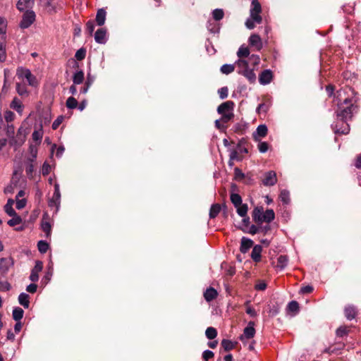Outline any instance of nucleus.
Masks as SVG:
<instances>
[{"label": "nucleus", "mask_w": 361, "mask_h": 361, "mask_svg": "<svg viewBox=\"0 0 361 361\" xmlns=\"http://www.w3.org/2000/svg\"><path fill=\"white\" fill-rule=\"evenodd\" d=\"M338 106L337 118L339 121H348L357 111V106L352 104L351 99L348 98L344 99L342 103L338 104Z\"/></svg>", "instance_id": "nucleus-1"}, {"label": "nucleus", "mask_w": 361, "mask_h": 361, "mask_svg": "<svg viewBox=\"0 0 361 361\" xmlns=\"http://www.w3.org/2000/svg\"><path fill=\"white\" fill-rule=\"evenodd\" d=\"M261 11L262 7L258 0H252L250 9V17L245 21V26L247 29L252 30L255 27V24L262 23Z\"/></svg>", "instance_id": "nucleus-2"}, {"label": "nucleus", "mask_w": 361, "mask_h": 361, "mask_svg": "<svg viewBox=\"0 0 361 361\" xmlns=\"http://www.w3.org/2000/svg\"><path fill=\"white\" fill-rule=\"evenodd\" d=\"M274 218L275 214L273 209H267L264 212L262 207H257L252 211L253 221L257 224H261L263 222L270 223Z\"/></svg>", "instance_id": "nucleus-3"}, {"label": "nucleus", "mask_w": 361, "mask_h": 361, "mask_svg": "<svg viewBox=\"0 0 361 361\" xmlns=\"http://www.w3.org/2000/svg\"><path fill=\"white\" fill-rule=\"evenodd\" d=\"M233 108L234 102L232 101H226L218 106L217 112L221 115L223 123H227L234 117Z\"/></svg>", "instance_id": "nucleus-4"}, {"label": "nucleus", "mask_w": 361, "mask_h": 361, "mask_svg": "<svg viewBox=\"0 0 361 361\" xmlns=\"http://www.w3.org/2000/svg\"><path fill=\"white\" fill-rule=\"evenodd\" d=\"M17 76L21 79H26L29 85L36 87L38 84L36 77L27 68L20 67L17 69Z\"/></svg>", "instance_id": "nucleus-5"}, {"label": "nucleus", "mask_w": 361, "mask_h": 361, "mask_svg": "<svg viewBox=\"0 0 361 361\" xmlns=\"http://www.w3.org/2000/svg\"><path fill=\"white\" fill-rule=\"evenodd\" d=\"M26 135V130L23 127H20L16 136L10 140V145L13 146L15 149L18 148L25 142Z\"/></svg>", "instance_id": "nucleus-6"}, {"label": "nucleus", "mask_w": 361, "mask_h": 361, "mask_svg": "<svg viewBox=\"0 0 361 361\" xmlns=\"http://www.w3.org/2000/svg\"><path fill=\"white\" fill-rule=\"evenodd\" d=\"M35 20V13L32 11H26L23 16V19L20 23L22 28L29 27Z\"/></svg>", "instance_id": "nucleus-7"}, {"label": "nucleus", "mask_w": 361, "mask_h": 361, "mask_svg": "<svg viewBox=\"0 0 361 361\" xmlns=\"http://www.w3.org/2000/svg\"><path fill=\"white\" fill-rule=\"evenodd\" d=\"M13 264L14 261L12 257H3L0 259V273L3 275L6 274Z\"/></svg>", "instance_id": "nucleus-8"}, {"label": "nucleus", "mask_w": 361, "mask_h": 361, "mask_svg": "<svg viewBox=\"0 0 361 361\" xmlns=\"http://www.w3.org/2000/svg\"><path fill=\"white\" fill-rule=\"evenodd\" d=\"M94 39L99 44H105L107 41V31L104 27L98 29L94 33Z\"/></svg>", "instance_id": "nucleus-9"}, {"label": "nucleus", "mask_w": 361, "mask_h": 361, "mask_svg": "<svg viewBox=\"0 0 361 361\" xmlns=\"http://www.w3.org/2000/svg\"><path fill=\"white\" fill-rule=\"evenodd\" d=\"M277 182L276 174L274 171H270L265 173V177L262 180V183L266 186H271L276 184Z\"/></svg>", "instance_id": "nucleus-10"}, {"label": "nucleus", "mask_w": 361, "mask_h": 361, "mask_svg": "<svg viewBox=\"0 0 361 361\" xmlns=\"http://www.w3.org/2000/svg\"><path fill=\"white\" fill-rule=\"evenodd\" d=\"M272 78V72L270 70H264L259 75V82L263 85H268L271 82Z\"/></svg>", "instance_id": "nucleus-11"}, {"label": "nucleus", "mask_w": 361, "mask_h": 361, "mask_svg": "<svg viewBox=\"0 0 361 361\" xmlns=\"http://www.w3.org/2000/svg\"><path fill=\"white\" fill-rule=\"evenodd\" d=\"M255 323L253 322H250L248 323V325L245 328L243 331V335L240 336V340L242 341L243 338L250 339L254 337L255 334Z\"/></svg>", "instance_id": "nucleus-12"}, {"label": "nucleus", "mask_w": 361, "mask_h": 361, "mask_svg": "<svg viewBox=\"0 0 361 361\" xmlns=\"http://www.w3.org/2000/svg\"><path fill=\"white\" fill-rule=\"evenodd\" d=\"M43 268V264L40 261L36 262L35 267L32 269L30 279L33 281L36 282L39 279V273L42 271Z\"/></svg>", "instance_id": "nucleus-13"}, {"label": "nucleus", "mask_w": 361, "mask_h": 361, "mask_svg": "<svg viewBox=\"0 0 361 361\" xmlns=\"http://www.w3.org/2000/svg\"><path fill=\"white\" fill-rule=\"evenodd\" d=\"M267 127L266 125H259L255 132L253 133V138L255 140L258 141L260 138L264 137L267 134Z\"/></svg>", "instance_id": "nucleus-14"}, {"label": "nucleus", "mask_w": 361, "mask_h": 361, "mask_svg": "<svg viewBox=\"0 0 361 361\" xmlns=\"http://www.w3.org/2000/svg\"><path fill=\"white\" fill-rule=\"evenodd\" d=\"M34 5V0H18L17 8L20 11H30Z\"/></svg>", "instance_id": "nucleus-15"}, {"label": "nucleus", "mask_w": 361, "mask_h": 361, "mask_svg": "<svg viewBox=\"0 0 361 361\" xmlns=\"http://www.w3.org/2000/svg\"><path fill=\"white\" fill-rule=\"evenodd\" d=\"M249 43L257 51H259L262 48V42L261 37L257 34H253L250 37Z\"/></svg>", "instance_id": "nucleus-16"}, {"label": "nucleus", "mask_w": 361, "mask_h": 361, "mask_svg": "<svg viewBox=\"0 0 361 361\" xmlns=\"http://www.w3.org/2000/svg\"><path fill=\"white\" fill-rule=\"evenodd\" d=\"M61 202V193L54 192L52 197L49 201L50 207H55L56 212L59 210Z\"/></svg>", "instance_id": "nucleus-17"}, {"label": "nucleus", "mask_w": 361, "mask_h": 361, "mask_svg": "<svg viewBox=\"0 0 361 361\" xmlns=\"http://www.w3.org/2000/svg\"><path fill=\"white\" fill-rule=\"evenodd\" d=\"M253 242L252 240L243 237L241 239V244L240 250L242 253H246L252 246Z\"/></svg>", "instance_id": "nucleus-18"}, {"label": "nucleus", "mask_w": 361, "mask_h": 361, "mask_svg": "<svg viewBox=\"0 0 361 361\" xmlns=\"http://www.w3.org/2000/svg\"><path fill=\"white\" fill-rule=\"evenodd\" d=\"M106 12L104 8H99L96 15V23L99 26H102L106 21Z\"/></svg>", "instance_id": "nucleus-19"}, {"label": "nucleus", "mask_w": 361, "mask_h": 361, "mask_svg": "<svg viewBox=\"0 0 361 361\" xmlns=\"http://www.w3.org/2000/svg\"><path fill=\"white\" fill-rule=\"evenodd\" d=\"M235 66L238 67V73L242 75V72H245L249 68L248 62L242 59H239L235 61Z\"/></svg>", "instance_id": "nucleus-20"}, {"label": "nucleus", "mask_w": 361, "mask_h": 361, "mask_svg": "<svg viewBox=\"0 0 361 361\" xmlns=\"http://www.w3.org/2000/svg\"><path fill=\"white\" fill-rule=\"evenodd\" d=\"M341 123V127H338V123L336 124L334 128V130L336 133H341V134H348L350 131L349 124L347 123L348 121H340Z\"/></svg>", "instance_id": "nucleus-21"}, {"label": "nucleus", "mask_w": 361, "mask_h": 361, "mask_svg": "<svg viewBox=\"0 0 361 361\" xmlns=\"http://www.w3.org/2000/svg\"><path fill=\"white\" fill-rule=\"evenodd\" d=\"M262 250V247L261 245H256L255 246H254L251 253V257L255 262L260 261Z\"/></svg>", "instance_id": "nucleus-22"}, {"label": "nucleus", "mask_w": 361, "mask_h": 361, "mask_svg": "<svg viewBox=\"0 0 361 361\" xmlns=\"http://www.w3.org/2000/svg\"><path fill=\"white\" fill-rule=\"evenodd\" d=\"M217 291L213 288H207L206 291L204 293V299L207 302H210L215 299L217 297Z\"/></svg>", "instance_id": "nucleus-23"}, {"label": "nucleus", "mask_w": 361, "mask_h": 361, "mask_svg": "<svg viewBox=\"0 0 361 361\" xmlns=\"http://www.w3.org/2000/svg\"><path fill=\"white\" fill-rule=\"evenodd\" d=\"M11 108L16 110L18 114H22L23 111V105L22 104V102L18 99L17 97H15L11 104Z\"/></svg>", "instance_id": "nucleus-24"}, {"label": "nucleus", "mask_w": 361, "mask_h": 361, "mask_svg": "<svg viewBox=\"0 0 361 361\" xmlns=\"http://www.w3.org/2000/svg\"><path fill=\"white\" fill-rule=\"evenodd\" d=\"M356 309L354 306L348 305L345 308V315L348 320L353 319L356 316Z\"/></svg>", "instance_id": "nucleus-25"}, {"label": "nucleus", "mask_w": 361, "mask_h": 361, "mask_svg": "<svg viewBox=\"0 0 361 361\" xmlns=\"http://www.w3.org/2000/svg\"><path fill=\"white\" fill-rule=\"evenodd\" d=\"M242 75L245 77L250 83H255L257 79L253 69L248 68L245 72H242Z\"/></svg>", "instance_id": "nucleus-26"}, {"label": "nucleus", "mask_w": 361, "mask_h": 361, "mask_svg": "<svg viewBox=\"0 0 361 361\" xmlns=\"http://www.w3.org/2000/svg\"><path fill=\"white\" fill-rule=\"evenodd\" d=\"M29 298L27 293H21L18 296V302L25 308H28L30 305Z\"/></svg>", "instance_id": "nucleus-27"}, {"label": "nucleus", "mask_w": 361, "mask_h": 361, "mask_svg": "<svg viewBox=\"0 0 361 361\" xmlns=\"http://www.w3.org/2000/svg\"><path fill=\"white\" fill-rule=\"evenodd\" d=\"M6 37L4 39H0V61L4 62L6 59Z\"/></svg>", "instance_id": "nucleus-28"}, {"label": "nucleus", "mask_w": 361, "mask_h": 361, "mask_svg": "<svg viewBox=\"0 0 361 361\" xmlns=\"http://www.w3.org/2000/svg\"><path fill=\"white\" fill-rule=\"evenodd\" d=\"M288 264V257L285 255H280L277 259L276 267L280 270L283 269Z\"/></svg>", "instance_id": "nucleus-29"}, {"label": "nucleus", "mask_w": 361, "mask_h": 361, "mask_svg": "<svg viewBox=\"0 0 361 361\" xmlns=\"http://www.w3.org/2000/svg\"><path fill=\"white\" fill-rule=\"evenodd\" d=\"M24 311L22 308L16 307L13 310V318L15 321L19 322L23 317Z\"/></svg>", "instance_id": "nucleus-30"}, {"label": "nucleus", "mask_w": 361, "mask_h": 361, "mask_svg": "<svg viewBox=\"0 0 361 361\" xmlns=\"http://www.w3.org/2000/svg\"><path fill=\"white\" fill-rule=\"evenodd\" d=\"M84 80V73L82 71L75 73L73 77V82L74 85L81 84Z\"/></svg>", "instance_id": "nucleus-31"}, {"label": "nucleus", "mask_w": 361, "mask_h": 361, "mask_svg": "<svg viewBox=\"0 0 361 361\" xmlns=\"http://www.w3.org/2000/svg\"><path fill=\"white\" fill-rule=\"evenodd\" d=\"M221 206L219 204H212L209 211V217L214 219L220 212Z\"/></svg>", "instance_id": "nucleus-32"}, {"label": "nucleus", "mask_w": 361, "mask_h": 361, "mask_svg": "<svg viewBox=\"0 0 361 361\" xmlns=\"http://www.w3.org/2000/svg\"><path fill=\"white\" fill-rule=\"evenodd\" d=\"M12 219L8 221L7 224L11 226H16L17 225H19L22 223L23 220L20 216H18L17 214L16 215H12Z\"/></svg>", "instance_id": "nucleus-33"}, {"label": "nucleus", "mask_w": 361, "mask_h": 361, "mask_svg": "<svg viewBox=\"0 0 361 361\" xmlns=\"http://www.w3.org/2000/svg\"><path fill=\"white\" fill-rule=\"evenodd\" d=\"M237 209V213L241 217H246L248 207L246 204H242L240 206L235 207Z\"/></svg>", "instance_id": "nucleus-34"}, {"label": "nucleus", "mask_w": 361, "mask_h": 361, "mask_svg": "<svg viewBox=\"0 0 361 361\" xmlns=\"http://www.w3.org/2000/svg\"><path fill=\"white\" fill-rule=\"evenodd\" d=\"M13 200H8L7 204L5 205V212L9 216L16 215V212L13 208Z\"/></svg>", "instance_id": "nucleus-35"}, {"label": "nucleus", "mask_w": 361, "mask_h": 361, "mask_svg": "<svg viewBox=\"0 0 361 361\" xmlns=\"http://www.w3.org/2000/svg\"><path fill=\"white\" fill-rule=\"evenodd\" d=\"M234 70L235 64H224L221 67V72L226 75L231 73Z\"/></svg>", "instance_id": "nucleus-36"}, {"label": "nucleus", "mask_w": 361, "mask_h": 361, "mask_svg": "<svg viewBox=\"0 0 361 361\" xmlns=\"http://www.w3.org/2000/svg\"><path fill=\"white\" fill-rule=\"evenodd\" d=\"M231 201L235 207L242 204V198L238 194L236 193H232L231 195Z\"/></svg>", "instance_id": "nucleus-37"}, {"label": "nucleus", "mask_w": 361, "mask_h": 361, "mask_svg": "<svg viewBox=\"0 0 361 361\" xmlns=\"http://www.w3.org/2000/svg\"><path fill=\"white\" fill-rule=\"evenodd\" d=\"M16 91L20 96H27L28 92L25 85L20 83L16 84Z\"/></svg>", "instance_id": "nucleus-38"}, {"label": "nucleus", "mask_w": 361, "mask_h": 361, "mask_svg": "<svg viewBox=\"0 0 361 361\" xmlns=\"http://www.w3.org/2000/svg\"><path fill=\"white\" fill-rule=\"evenodd\" d=\"M205 335L208 339H214L217 336V331L214 327H208L206 329Z\"/></svg>", "instance_id": "nucleus-39"}, {"label": "nucleus", "mask_w": 361, "mask_h": 361, "mask_svg": "<svg viewBox=\"0 0 361 361\" xmlns=\"http://www.w3.org/2000/svg\"><path fill=\"white\" fill-rule=\"evenodd\" d=\"M279 198L283 204H288L290 202L289 192L286 190H281Z\"/></svg>", "instance_id": "nucleus-40"}, {"label": "nucleus", "mask_w": 361, "mask_h": 361, "mask_svg": "<svg viewBox=\"0 0 361 361\" xmlns=\"http://www.w3.org/2000/svg\"><path fill=\"white\" fill-rule=\"evenodd\" d=\"M224 13L222 9L216 8L212 11V17L215 20H220L224 18Z\"/></svg>", "instance_id": "nucleus-41"}, {"label": "nucleus", "mask_w": 361, "mask_h": 361, "mask_svg": "<svg viewBox=\"0 0 361 361\" xmlns=\"http://www.w3.org/2000/svg\"><path fill=\"white\" fill-rule=\"evenodd\" d=\"M250 54L249 49L247 47L241 46L238 52L237 55L240 59L242 57H247Z\"/></svg>", "instance_id": "nucleus-42"}, {"label": "nucleus", "mask_w": 361, "mask_h": 361, "mask_svg": "<svg viewBox=\"0 0 361 361\" xmlns=\"http://www.w3.org/2000/svg\"><path fill=\"white\" fill-rule=\"evenodd\" d=\"M6 21L3 18H0V39L6 37Z\"/></svg>", "instance_id": "nucleus-43"}, {"label": "nucleus", "mask_w": 361, "mask_h": 361, "mask_svg": "<svg viewBox=\"0 0 361 361\" xmlns=\"http://www.w3.org/2000/svg\"><path fill=\"white\" fill-rule=\"evenodd\" d=\"M37 247L41 253H45L49 249V245L46 241L40 240L37 243Z\"/></svg>", "instance_id": "nucleus-44"}, {"label": "nucleus", "mask_w": 361, "mask_h": 361, "mask_svg": "<svg viewBox=\"0 0 361 361\" xmlns=\"http://www.w3.org/2000/svg\"><path fill=\"white\" fill-rule=\"evenodd\" d=\"M77 106H78V102L74 97H70L67 99L66 106L68 109H73L76 108Z\"/></svg>", "instance_id": "nucleus-45"}, {"label": "nucleus", "mask_w": 361, "mask_h": 361, "mask_svg": "<svg viewBox=\"0 0 361 361\" xmlns=\"http://www.w3.org/2000/svg\"><path fill=\"white\" fill-rule=\"evenodd\" d=\"M221 345L223 346L224 350L227 351L232 350L235 346L234 343L232 341L226 339H224L221 341Z\"/></svg>", "instance_id": "nucleus-46"}, {"label": "nucleus", "mask_w": 361, "mask_h": 361, "mask_svg": "<svg viewBox=\"0 0 361 361\" xmlns=\"http://www.w3.org/2000/svg\"><path fill=\"white\" fill-rule=\"evenodd\" d=\"M42 136H43V132H42V129H40L39 130H35L32 135V140L34 141L39 142H41V140L42 139Z\"/></svg>", "instance_id": "nucleus-47"}, {"label": "nucleus", "mask_w": 361, "mask_h": 361, "mask_svg": "<svg viewBox=\"0 0 361 361\" xmlns=\"http://www.w3.org/2000/svg\"><path fill=\"white\" fill-rule=\"evenodd\" d=\"M288 310L292 312H298L299 310V305L296 301H291L288 305Z\"/></svg>", "instance_id": "nucleus-48"}, {"label": "nucleus", "mask_w": 361, "mask_h": 361, "mask_svg": "<svg viewBox=\"0 0 361 361\" xmlns=\"http://www.w3.org/2000/svg\"><path fill=\"white\" fill-rule=\"evenodd\" d=\"M42 229L43 230L44 232L46 233L47 234V236H49L51 233V224L49 221H42Z\"/></svg>", "instance_id": "nucleus-49"}, {"label": "nucleus", "mask_w": 361, "mask_h": 361, "mask_svg": "<svg viewBox=\"0 0 361 361\" xmlns=\"http://www.w3.org/2000/svg\"><path fill=\"white\" fill-rule=\"evenodd\" d=\"M85 56H86V51L85 49H82V48L78 49L75 54V57L76 58L77 60H79V61L84 59Z\"/></svg>", "instance_id": "nucleus-50"}, {"label": "nucleus", "mask_w": 361, "mask_h": 361, "mask_svg": "<svg viewBox=\"0 0 361 361\" xmlns=\"http://www.w3.org/2000/svg\"><path fill=\"white\" fill-rule=\"evenodd\" d=\"M218 94L221 99H224L228 97V90L227 87H223L218 90Z\"/></svg>", "instance_id": "nucleus-51"}, {"label": "nucleus", "mask_w": 361, "mask_h": 361, "mask_svg": "<svg viewBox=\"0 0 361 361\" xmlns=\"http://www.w3.org/2000/svg\"><path fill=\"white\" fill-rule=\"evenodd\" d=\"M6 135L11 139H13V137H14V135H15V128H14V126L13 125H8L7 126V128H6Z\"/></svg>", "instance_id": "nucleus-52"}, {"label": "nucleus", "mask_w": 361, "mask_h": 361, "mask_svg": "<svg viewBox=\"0 0 361 361\" xmlns=\"http://www.w3.org/2000/svg\"><path fill=\"white\" fill-rule=\"evenodd\" d=\"M214 354L209 350H206L202 353V358L204 361H208L209 359L214 357Z\"/></svg>", "instance_id": "nucleus-53"}, {"label": "nucleus", "mask_w": 361, "mask_h": 361, "mask_svg": "<svg viewBox=\"0 0 361 361\" xmlns=\"http://www.w3.org/2000/svg\"><path fill=\"white\" fill-rule=\"evenodd\" d=\"M11 288V286L8 281H0V291H8Z\"/></svg>", "instance_id": "nucleus-54"}, {"label": "nucleus", "mask_w": 361, "mask_h": 361, "mask_svg": "<svg viewBox=\"0 0 361 361\" xmlns=\"http://www.w3.org/2000/svg\"><path fill=\"white\" fill-rule=\"evenodd\" d=\"M94 30V23L92 20H89L86 23V30L92 35Z\"/></svg>", "instance_id": "nucleus-55"}, {"label": "nucleus", "mask_w": 361, "mask_h": 361, "mask_svg": "<svg viewBox=\"0 0 361 361\" xmlns=\"http://www.w3.org/2000/svg\"><path fill=\"white\" fill-rule=\"evenodd\" d=\"M268 148V144L266 142H260L258 145V149L261 153H265Z\"/></svg>", "instance_id": "nucleus-56"}, {"label": "nucleus", "mask_w": 361, "mask_h": 361, "mask_svg": "<svg viewBox=\"0 0 361 361\" xmlns=\"http://www.w3.org/2000/svg\"><path fill=\"white\" fill-rule=\"evenodd\" d=\"M26 205V200L23 199H18L16 200V207L18 209H21L24 208Z\"/></svg>", "instance_id": "nucleus-57"}, {"label": "nucleus", "mask_w": 361, "mask_h": 361, "mask_svg": "<svg viewBox=\"0 0 361 361\" xmlns=\"http://www.w3.org/2000/svg\"><path fill=\"white\" fill-rule=\"evenodd\" d=\"M50 169H51V166L50 165L47 163V162H44L42 165V173L43 176H47L49 173L50 172Z\"/></svg>", "instance_id": "nucleus-58"}, {"label": "nucleus", "mask_w": 361, "mask_h": 361, "mask_svg": "<svg viewBox=\"0 0 361 361\" xmlns=\"http://www.w3.org/2000/svg\"><path fill=\"white\" fill-rule=\"evenodd\" d=\"M63 120V116H59L52 123V128L54 130H56L59 128V126L61 125V123H62Z\"/></svg>", "instance_id": "nucleus-59"}, {"label": "nucleus", "mask_w": 361, "mask_h": 361, "mask_svg": "<svg viewBox=\"0 0 361 361\" xmlns=\"http://www.w3.org/2000/svg\"><path fill=\"white\" fill-rule=\"evenodd\" d=\"M4 118L7 122H11L14 119L15 114L11 111H6L4 114Z\"/></svg>", "instance_id": "nucleus-60"}, {"label": "nucleus", "mask_w": 361, "mask_h": 361, "mask_svg": "<svg viewBox=\"0 0 361 361\" xmlns=\"http://www.w3.org/2000/svg\"><path fill=\"white\" fill-rule=\"evenodd\" d=\"M207 28L208 30L213 33L218 32L219 30V27L216 26V25H214L210 21L207 23Z\"/></svg>", "instance_id": "nucleus-61"}, {"label": "nucleus", "mask_w": 361, "mask_h": 361, "mask_svg": "<svg viewBox=\"0 0 361 361\" xmlns=\"http://www.w3.org/2000/svg\"><path fill=\"white\" fill-rule=\"evenodd\" d=\"M250 60L252 62L254 66H258L260 62V58L258 55L252 54L250 57Z\"/></svg>", "instance_id": "nucleus-62"}, {"label": "nucleus", "mask_w": 361, "mask_h": 361, "mask_svg": "<svg viewBox=\"0 0 361 361\" xmlns=\"http://www.w3.org/2000/svg\"><path fill=\"white\" fill-rule=\"evenodd\" d=\"M37 286L35 283L28 285L26 288V290L30 293H35L37 291Z\"/></svg>", "instance_id": "nucleus-63"}, {"label": "nucleus", "mask_w": 361, "mask_h": 361, "mask_svg": "<svg viewBox=\"0 0 361 361\" xmlns=\"http://www.w3.org/2000/svg\"><path fill=\"white\" fill-rule=\"evenodd\" d=\"M313 290V287L311 286H306L300 289V293L303 294L310 293Z\"/></svg>", "instance_id": "nucleus-64"}]
</instances>
